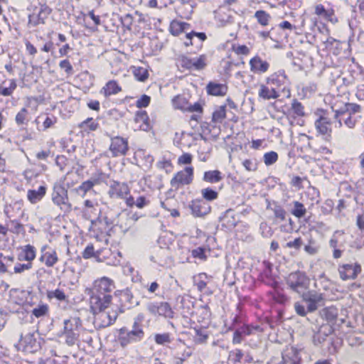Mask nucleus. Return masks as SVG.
Segmentation results:
<instances>
[{
  "instance_id": "nucleus-1",
  "label": "nucleus",
  "mask_w": 364,
  "mask_h": 364,
  "mask_svg": "<svg viewBox=\"0 0 364 364\" xmlns=\"http://www.w3.org/2000/svg\"><path fill=\"white\" fill-rule=\"evenodd\" d=\"M87 292L90 296V308L94 315L95 325L99 328L112 325L120 313L119 306L112 302V295Z\"/></svg>"
},
{
  "instance_id": "nucleus-2",
  "label": "nucleus",
  "mask_w": 364,
  "mask_h": 364,
  "mask_svg": "<svg viewBox=\"0 0 364 364\" xmlns=\"http://www.w3.org/2000/svg\"><path fill=\"white\" fill-rule=\"evenodd\" d=\"M331 108L334 112V119L338 124V127H342V122L350 129L355 127L358 120L353 115L360 112L361 107L359 105L355 103H344L341 106H338L337 104H335Z\"/></svg>"
},
{
  "instance_id": "nucleus-3",
  "label": "nucleus",
  "mask_w": 364,
  "mask_h": 364,
  "mask_svg": "<svg viewBox=\"0 0 364 364\" xmlns=\"http://www.w3.org/2000/svg\"><path fill=\"white\" fill-rule=\"evenodd\" d=\"M143 319L144 316L139 314L134 318L131 330L126 327L119 330L117 341L122 348H125L131 343L139 342L144 338V332L141 326Z\"/></svg>"
},
{
  "instance_id": "nucleus-4",
  "label": "nucleus",
  "mask_w": 364,
  "mask_h": 364,
  "mask_svg": "<svg viewBox=\"0 0 364 364\" xmlns=\"http://www.w3.org/2000/svg\"><path fill=\"white\" fill-rule=\"evenodd\" d=\"M301 297L306 306L299 301L294 304L295 311L301 316H306L308 313L316 311L324 304L325 299L323 294L315 290L306 291L301 294Z\"/></svg>"
},
{
  "instance_id": "nucleus-5",
  "label": "nucleus",
  "mask_w": 364,
  "mask_h": 364,
  "mask_svg": "<svg viewBox=\"0 0 364 364\" xmlns=\"http://www.w3.org/2000/svg\"><path fill=\"white\" fill-rule=\"evenodd\" d=\"M108 195L111 198L123 199L128 207H133L134 203V197L130 196V188L125 182L117 181H110Z\"/></svg>"
},
{
  "instance_id": "nucleus-6",
  "label": "nucleus",
  "mask_w": 364,
  "mask_h": 364,
  "mask_svg": "<svg viewBox=\"0 0 364 364\" xmlns=\"http://www.w3.org/2000/svg\"><path fill=\"white\" fill-rule=\"evenodd\" d=\"M287 284L291 290L301 295L309 288V279L304 272L297 271L289 274Z\"/></svg>"
},
{
  "instance_id": "nucleus-7",
  "label": "nucleus",
  "mask_w": 364,
  "mask_h": 364,
  "mask_svg": "<svg viewBox=\"0 0 364 364\" xmlns=\"http://www.w3.org/2000/svg\"><path fill=\"white\" fill-rule=\"evenodd\" d=\"M115 287L114 280L107 277H102L95 279L92 283V287L87 289L86 291L102 295H112Z\"/></svg>"
},
{
  "instance_id": "nucleus-8",
  "label": "nucleus",
  "mask_w": 364,
  "mask_h": 364,
  "mask_svg": "<svg viewBox=\"0 0 364 364\" xmlns=\"http://www.w3.org/2000/svg\"><path fill=\"white\" fill-rule=\"evenodd\" d=\"M193 178V168L187 166L183 170L177 172L171 178L170 184L171 189L178 190L180 188L189 185L192 183Z\"/></svg>"
},
{
  "instance_id": "nucleus-9",
  "label": "nucleus",
  "mask_w": 364,
  "mask_h": 364,
  "mask_svg": "<svg viewBox=\"0 0 364 364\" xmlns=\"http://www.w3.org/2000/svg\"><path fill=\"white\" fill-rule=\"evenodd\" d=\"M52 200L64 212H70L72 205L69 203L68 191L61 186H55L52 193Z\"/></svg>"
},
{
  "instance_id": "nucleus-10",
  "label": "nucleus",
  "mask_w": 364,
  "mask_h": 364,
  "mask_svg": "<svg viewBox=\"0 0 364 364\" xmlns=\"http://www.w3.org/2000/svg\"><path fill=\"white\" fill-rule=\"evenodd\" d=\"M146 309L153 316H161L168 318L174 316V312L167 302H149L146 305Z\"/></svg>"
},
{
  "instance_id": "nucleus-11",
  "label": "nucleus",
  "mask_w": 364,
  "mask_h": 364,
  "mask_svg": "<svg viewBox=\"0 0 364 364\" xmlns=\"http://www.w3.org/2000/svg\"><path fill=\"white\" fill-rule=\"evenodd\" d=\"M266 82L278 90V93L284 91L289 85V80L284 70H279L266 78Z\"/></svg>"
},
{
  "instance_id": "nucleus-12",
  "label": "nucleus",
  "mask_w": 364,
  "mask_h": 364,
  "mask_svg": "<svg viewBox=\"0 0 364 364\" xmlns=\"http://www.w3.org/2000/svg\"><path fill=\"white\" fill-rule=\"evenodd\" d=\"M338 270L340 278L343 281H346L355 279L361 272L362 269L360 264L355 262L341 264L338 266Z\"/></svg>"
},
{
  "instance_id": "nucleus-13",
  "label": "nucleus",
  "mask_w": 364,
  "mask_h": 364,
  "mask_svg": "<svg viewBox=\"0 0 364 364\" xmlns=\"http://www.w3.org/2000/svg\"><path fill=\"white\" fill-rule=\"evenodd\" d=\"M129 150L127 139L121 137L115 136L111 139V144L109 145V151L113 157L124 156Z\"/></svg>"
},
{
  "instance_id": "nucleus-14",
  "label": "nucleus",
  "mask_w": 364,
  "mask_h": 364,
  "mask_svg": "<svg viewBox=\"0 0 364 364\" xmlns=\"http://www.w3.org/2000/svg\"><path fill=\"white\" fill-rule=\"evenodd\" d=\"M39 260L47 267H53L58 262V257L55 249L48 245L41 248Z\"/></svg>"
},
{
  "instance_id": "nucleus-15",
  "label": "nucleus",
  "mask_w": 364,
  "mask_h": 364,
  "mask_svg": "<svg viewBox=\"0 0 364 364\" xmlns=\"http://www.w3.org/2000/svg\"><path fill=\"white\" fill-rule=\"evenodd\" d=\"M50 9L45 5L41 6V7L30 14L28 16V25L31 26H37L39 24H44L45 20L48 18L50 14Z\"/></svg>"
},
{
  "instance_id": "nucleus-16",
  "label": "nucleus",
  "mask_w": 364,
  "mask_h": 364,
  "mask_svg": "<svg viewBox=\"0 0 364 364\" xmlns=\"http://www.w3.org/2000/svg\"><path fill=\"white\" fill-rule=\"evenodd\" d=\"M315 128L317 132L323 135L326 140H329L331 137V119L324 116H321L315 121Z\"/></svg>"
},
{
  "instance_id": "nucleus-17",
  "label": "nucleus",
  "mask_w": 364,
  "mask_h": 364,
  "mask_svg": "<svg viewBox=\"0 0 364 364\" xmlns=\"http://www.w3.org/2000/svg\"><path fill=\"white\" fill-rule=\"evenodd\" d=\"M180 62L182 67L189 70H199L206 65V58L204 55L193 58L183 56Z\"/></svg>"
},
{
  "instance_id": "nucleus-18",
  "label": "nucleus",
  "mask_w": 364,
  "mask_h": 364,
  "mask_svg": "<svg viewBox=\"0 0 364 364\" xmlns=\"http://www.w3.org/2000/svg\"><path fill=\"white\" fill-rule=\"evenodd\" d=\"M250 70L255 73L261 75L268 71L269 68V63L263 60L260 56L255 55L250 59Z\"/></svg>"
},
{
  "instance_id": "nucleus-19",
  "label": "nucleus",
  "mask_w": 364,
  "mask_h": 364,
  "mask_svg": "<svg viewBox=\"0 0 364 364\" xmlns=\"http://www.w3.org/2000/svg\"><path fill=\"white\" fill-rule=\"evenodd\" d=\"M190 208L195 217H203L210 211V207L202 200H193L190 205Z\"/></svg>"
},
{
  "instance_id": "nucleus-20",
  "label": "nucleus",
  "mask_w": 364,
  "mask_h": 364,
  "mask_svg": "<svg viewBox=\"0 0 364 364\" xmlns=\"http://www.w3.org/2000/svg\"><path fill=\"white\" fill-rule=\"evenodd\" d=\"M238 217L231 209L226 210L223 216L220 217V223L223 228L228 230H232L238 223Z\"/></svg>"
},
{
  "instance_id": "nucleus-21",
  "label": "nucleus",
  "mask_w": 364,
  "mask_h": 364,
  "mask_svg": "<svg viewBox=\"0 0 364 364\" xmlns=\"http://www.w3.org/2000/svg\"><path fill=\"white\" fill-rule=\"evenodd\" d=\"M258 96L265 100H274L279 97L278 90H275L272 87H269L265 85H260L258 90Z\"/></svg>"
},
{
  "instance_id": "nucleus-22",
  "label": "nucleus",
  "mask_w": 364,
  "mask_h": 364,
  "mask_svg": "<svg viewBox=\"0 0 364 364\" xmlns=\"http://www.w3.org/2000/svg\"><path fill=\"white\" fill-rule=\"evenodd\" d=\"M333 332V328L328 324L321 325L318 331V332L314 334L313 340L315 344H321L325 340L326 338L331 334Z\"/></svg>"
},
{
  "instance_id": "nucleus-23",
  "label": "nucleus",
  "mask_w": 364,
  "mask_h": 364,
  "mask_svg": "<svg viewBox=\"0 0 364 364\" xmlns=\"http://www.w3.org/2000/svg\"><path fill=\"white\" fill-rule=\"evenodd\" d=\"M122 87L117 84L115 80L108 81L105 85L100 90V94L103 95L105 97H108L113 95H117L121 92Z\"/></svg>"
},
{
  "instance_id": "nucleus-24",
  "label": "nucleus",
  "mask_w": 364,
  "mask_h": 364,
  "mask_svg": "<svg viewBox=\"0 0 364 364\" xmlns=\"http://www.w3.org/2000/svg\"><path fill=\"white\" fill-rule=\"evenodd\" d=\"M46 193V188L41 186L38 188V190H28L27 193V198L32 204H35L44 197Z\"/></svg>"
},
{
  "instance_id": "nucleus-25",
  "label": "nucleus",
  "mask_w": 364,
  "mask_h": 364,
  "mask_svg": "<svg viewBox=\"0 0 364 364\" xmlns=\"http://www.w3.org/2000/svg\"><path fill=\"white\" fill-rule=\"evenodd\" d=\"M149 117L145 111H139L136 113L134 117V122L136 124H139L138 128L144 131H148L150 128L149 124Z\"/></svg>"
},
{
  "instance_id": "nucleus-26",
  "label": "nucleus",
  "mask_w": 364,
  "mask_h": 364,
  "mask_svg": "<svg viewBox=\"0 0 364 364\" xmlns=\"http://www.w3.org/2000/svg\"><path fill=\"white\" fill-rule=\"evenodd\" d=\"M208 93L215 96L225 95L228 91V87L225 85L210 82L207 85Z\"/></svg>"
},
{
  "instance_id": "nucleus-27",
  "label": "nucleus",
  "mask_w": 364,
  "mask_h": 364,
  "mask_svg": "<svg viewBox=\"0 0 364 364\" xmlns=\"http://www.w3.org/2000/svg\"><path fill=\"white\" fill-rule=\"evenodd\" d=\"M344 231L336 230L333 234L329 241V246L331 248H337L342 247L345 244L346 241L343 240Z\"/></svg>"
},
{
  "instance_id": "nucleus-28",
  "label": "nucleus",
  "mask_w": 364,
  "mask_h": 364,
  "mask_svg": "<svg viewBox=\"0 0 364 364\" xmlns=\"http://www.w3.org/2000/svg\"><path fill=\"white\" fill-rule=\"evenodd\" d=\"M188 104V99L184 95H178L172 99V105L176 109L186 111Z\"/></svg>"
},
{
  "instance_id": "nucleus-29",
  "label": "nucleus",
  "mask_w": 364,
  "mask_h": 364,
  "mask_svg": "<svg viewBox=\"0 0 364 364\" xmlns=\"http://www.w3.org/2000/svg\"><path fill=\"white\" fill-rule=\"evenodd\" d=\"M21 341L25 345V348L26 350L33 351L36 350L37 341L34 338L33 333H27L25 336H21Z\"/></svg>"
},
{
  "instance_id": "nucleus-30",
  "label": "nucleus",
  "mask_w": 364,
  "mask_h": 364,
  "mask_svg": "<svg viewBox=\"0 0 364 364\" xmlns=\"http://www.w3.org/2000/svg\"><path fill=\"white\" fill-rule=\"evenodd\" d=\"M6 82V81L5 80L3 83H0V95L9 97L13 94L14 91L17 87V84L15 79H10L9 80V86L4 87L3 85Z\"/></svg>"
},
{
  "instance_id": "nucleus-31",
  "label": "nucleus",
  "mask_w": 364,
  "mask_h": 364,
  "mask_svg": "<svg viewBox=\"0 0 364 364\" xmlns=\"http://www.w3.org/2000/svg\"><path fill=\"white\" fill-rule=\"evenodd\" d=\"M203 179L206 182L215 183L223 179V175L218 170L208 171L204 173Z\"/></svg>"
},
{
  "instance_id": "nucleus-32",
  "label": "nucleus",
  "mask_w": 364,
  "mask_h": 364,
  "mask_svg": "<svg viewBox=\"0 0 364 364\" xmlns=\"http://www.w3.org/2000/svg\"><path fill=\"white\" fill-rule=\"evenodd\" d=\"M320 314L321 317H323L326 320L333 321L337 318L338 309L333 306L326 307L320 311Z\"/></svg>"
},
{
  "instance_id": "nucleus-33",
  "label": "nucleus",
  "mask_w": 364,
  "mask_h": 364,
  "mask_svg": "<svg viewBox=\"0 0 364 364\" xmlns=\"http://www.w3.org/2000/svg\"><path fill=\"white\" fill-rule=\"evenodd\" d=\"M189 24L185 22L173 21L170 24V32L173 36H178L181 33L187 29Z\"/></svg>"
},
{
  "instance_id": "nucleus-34",
  "label": "nucleus",
  "mask_w": 364,
  "mask_h": 364,
  "mask_svg": "<svg viewBox=\"0 0 364 364\" xmlns=\"http://www.w3.org/2000/svg\"><path fill=\"white\" fill-rule=\"evenodd\" d=\"M293 208L291 213L298 218H303L306 213V209L304 204L299 201H293Z\"/></svg>"
},
{
  "instance_id": "nucleus-35",
  "label": "nucleus",
  "mask_w": 364,
  "mask_h": 364,
  "mask_svg": "<svg viewBox=\"0 0 364 364\" xmlns=\"http://www.w3.org/2000/svg\"><path fill=\"white\" fill-rule=\"evenodd\" d=\"M29 113L26 107L22 108L16 115L15 122L17 125L26 124L29 121Z\"/></svg>"
},
{
  "instance_id": "nucleus-36",
  "label": "nucleus",
  "mask_w": 364,
  "mask_h": 364,
  "mask_svg": "<svg viewBox=\"0 0 364 364\" xmlns=\"http://www.w3.org/2000/svg\"><path fill=\"white\" fill-rule=\"evenodd\" d=\"M98 127V122L92 117L86 119L79 125V127L84 131H95Z\"/></svg>"
},
{
  "instance_id": "nucleus-37",
  "label": "nucleus",
  "mask_w": 364,
  "mask_h": 364,
  "mask_svg": "<svg viewBox=\"0 0 364 364\" xmlns=\"http://www.w3.org/2000/svg\"><path fill=\"white\" fill-rule=\"evenodd\" d=\"M255 17L257 22L263 26H267L271 19L270 15L263 10L257 11L255 13Z\"/></svg>"
},
{
  "instance_id": "nucleus-38",
  "label": "nucleus",
  "mask_w": 364,
  "mask_h": 364,
  "mask_svg": "<svg viewBox=\"0 0 364 364\" xmlns=\"http://www.w3.org/2000/svg\"><path fill=\"white\" fill-rule=\"evenodd\" d=\"M49 306L47 304L41 302L36 308L32 310V315L36 318H41L48 314Z\"/></svg>"
},
{
  "instance_id": "nucleus-39",
  "label": "nucleus",
  "mask_w": 364,
  "mask_h": 364,
  "mask_svg": "<svg viewBox=\"0 0 364 364\" xmlns=\"http://www.w3.org/2000/svg\"><path fill=\"white\" fill-rule=\"evenodd\" d=\"M5 226L6 228H8V231L9 230L10 232L16 234H19L24 230L23 225L16 220H11L8 221Z\"/></svg>"
},
{
  "instance_id": "nucleus-40",
  "label": "nucleus",
  "mask_w": 364,
  "mask_h": 364,
  "mask_svg": "<svg viewBox=\"0 0 364 364\" xmlns=\"http://www.w3.org/2000/svg\"><path fill=\"white\" fill-rule=\"evenodd\" d=\"M47 297L49 299H55L60 301H68V296L65 295V292L59 289H56L52 291H48Z\"/></svg>"
},
{
  "instance_id": "nucleus-41",
  "label": "nucleus",
  "mask_w": 364,
  "mask_h": 364,
  "mask_svg": "<svg viewBox=\"0 0 364 364\" xmlns=\"http://www.w3.org/2000/svg\"><path fill=\"white\" fill-rule=\"evenodd\" d=\"M315 14L323 18L332 21L333 12L332 10H326L322 4H318L315 6Z\"/></svg>"
},
{
  "instance_id": "nucleus-42",
  "label": "nucleus",
  "mask_w": 364,
  "mask_h": 364,
  "mask_svg": "<svg viewBox=\"0 0 364 364\" xmlns=\"http://www.w3.org/2000/svg\"><path fill=\"white\" fill-rule=\"evenodd\" d=\"M23 259L31 262L36 257V249L31 245H26L23 249Z\"/></svg>"
},
{
  "instance_id": "nucleus-43",
  "label": "nucleus",
  "mask_w": 364,
  "mask_h": 364,
  "mask_svg": "<svg viewBox=\"0 0 364 364\" xmlns=\"http://www.w3.org/2000/svg\"><path fill=\"white\" fill-rule=\"evenodd\" d=\"M134 77L139 81L144 82L149 77V73L146 68L142 67H134L133 70Z\"/></svg>"
},
{
  "instance_id": "nucleus-44",
  "label": "nucleus",
  "mask_w": 364,
  "mask_h": 364,
  "mask_svg": "<svg viewBox=\"0 0 364 364\" xmlns=\"http://www.w3.org/2000/svg\"><path fill=\"white\" fill-rule=\"evenodd\" d=\"M278 154L274 151L267 152L263 156L264 163L266 166H271L278 160Z\"/></svg>"
},
{
  "instance_id": "nucleus-45",
  "label": "nucleus",
  "mask_w": 364,
  "mask_h": 364,
  "mask_svg": "<svg viewBox=\"0 0 364 364\" xmlns=\"http://www.w3.org/2000/svg\"><path fill=\"white\" fill-rule=\"evenodd\" d=\"M98 183V181L95 180H87L84 181L79 187L78 191L83 193V196H85V193L90 191L93 186Z\"/></svg>"
},
{
  "instance_id": "nucleus-46",
  "label": "nucleus",
  "mask_w": 364,
  "mask_h": 364,
  "mask_svg": "<svg viewBox=\"0 0 364 364\" xmlns=\"http://www.w3.org/2000/svg\"><path fill=\"white\" fill-rule=\"evenodd\" d=\"M225 117V106H220L213 113V121L215 123L221 122Z\"/></svg>"
},
{
  "instance_id": "nucleus-47",
  "label": "nucleus",
  "mask_w": 364,
  "mask_h": 364,
  "mask_svg": "<svg viewBox=\"0 0 364 364\" xmlns=\"http://www.w3.org/2000/svg\"><path fill=\"white\" fill-rule=\"evenodd\" d=\"M291 110L297 117H302L305 114L304 106L297 100H294L292 102Z\"/></svg>"
},
{
  "instance_id": "nucleus-48",
  "label": "nucleus",
  "mask_w": 364,
  "mask_h": 364,
  "mask_svg": "<svg viewBox=\"0 0 364 364\" xmlns=\"http://www.w3.org/2000/svg\"><path fill=\"white\" fill-rule=\"evenodd\" d=\"M201 194L204 199L209 201L215 200L218 196V193L210 188L202 189Z\"/></svg>"
},
{
  "instance_id": "nucleus-49",
  "label": "nucleus",
  "mask_w": 364,
  "mask_h": 364,
  "mask_svg": "<svg viewBox=\"0 0 364 364\" xmlns=\"http://www.w3.org/2000/svg\"><path fill=\"white\" fill-rule=\"evenodd\" d=\"M77 328V322L75 319H66L64 321L63 333L74 332Z\"/></svg>"
},
{
  "instance_id": "nucleus-50",
  "label": "nucleus",
  "mask_w": 364,
  "mask_h": 364,
  "mask_svg": "<svg viewBox=\"0 0 364 364\" xmlns=\"http://www.w3.org/2000/svg\"><path fill=\"white\" fill-rule=\"evenodd\" d=\"M99 256H100V254H99L98 251L95 252L94 247L92 245H88L85 247V249L84 250V251L82 252V257L85 259H89L92 257L97 258V257H99Z\"/></svg>"
},
{
  "instance_id": "nucleus-51",
  "label": "nucleus",
  "mask_w": 364,
  "mask_h": 364,
  "mask_svg": "<svg viewBox=\"0 0 364 364\" xmlns=\"http://www.w3.org/2000/svg\"><path fill=\"white\" fill-rule=\"evenodd\" d=\"M242 356L243 353L242 350L240 349H235L230 352L229 360L233 363H240Z\"/></svg>"
},
{
  "instance_id": "nucleus-52",
  "label": "nucleus",
  "mask_w": 364,
  "mask_h": 364,
  "mask_svg": "<svg viewBox=\"0 0 364 364\" xmlns=\"http://www.w3.org/2000/svg\"><path fill=\"white\" fill-rule=\"evenodd\" d=\"M154 339L156 343L159 345H164L171 342L170 335L168 333L156 334Z\"/></svg>"
},
{
  "instance_id": "nucleus-53",
  "label": "nucleus",
  "mask_w": 364,
  "mask_h": 364,
  "mask_svg": "<svg viewBox=\"0 0 364 364\" xmlns=\"http://www.w3.org/2000/svg\"><path fill=\"white\" fill-rule=\"evenodd\" d=\"M85 204V212L87 213H94L95 215H97V203H95L92 200H86L84 203Z\"/></svg>"
},
{
  "instance_id": "nucleus-54",
  "label": "nucleus",
  "mask_w": 364,
  "mask_h": 364,
  "mask_svg": "<svg viewBox=\"0 0 364 364\" xmlns=\"http://www.w3.org/2000/svg\"><path fill=\"white\" fill-rule=\"evenodd\" d=\"M59 67L64 70L65 73L70 75L73 73V68L68 60H61L59 63Z\"/></svg>"
},
{
  "instance_id": "nucleus-55",
  "label": "nucleus",
  "mask_w": 364,
  "mask_h": 364,
  "mask_svg": "<svg viewBox=\"0 0 364 364\" xmlns=\"http://www.w3.org/2000/svg\"><path fill=\"white\" fill-rule=\"evenodd\" d=\"M193 160V156L189 153H184L178 159V165L191 164Z\"/></svg>"
},
{
  "instance_id": "nucleus-56",
  "label": "nucleus",
  "mask_w": 364,
  "mask_h": 364,
  "mask_svg": "<svg viewBox=\"0 0 364 364\" xmlns=\"http://www.w3.org/2000/svg\"><path fill=\"white\" fill-rule=\"evenodd\" d=\"M273 211L276 218L279 219L281 221L286 219L287 213L282 207L277 205L274 208Z\"/></svg>"
},
{
  "instance_id": "nucleus-57",
  "label": "nucleus",
  "mask_w": 364,
  "mask_h": 364,
  "mask_svg": "<svg viewBox=\"0 0 364 364\" xmlns=\"http://www.w3.org/2000/svg\"><path fill=\"white\" fill-rule=\"evenodd\" d=\"M31 267H32V264L31 262H28L27 264L17 263L14 266V273L21 274L26 270H28V269H31Z\"/></svg>"
},
{
  "instance_id": "nucleus-58",
  "label": "nucleus",
  "mask_w": 364,
  "mask_h": 364,
  "mask_svg": "<svg viewBox=\"0 0 364 364\" xmlns=\"http://www.w3.org/2000/svg\"><path fill=\"white\" fill-rule=\"evenodd\" d=\"M303 245V241L301 237H297L293 241H289L285 245V247L294 248L296 250H299Z\"/></svg>"
},
{
  "instance_id": "nucleus-59",
  "label": "nucleus",
  "mask_w": 364,
  "mask_h": 364,
  "mask_svg": "<svg viewBox=\"0 0 364 364\" xmlns=\"http://www.w3.org/2000/svg\"><path fill=\"white\" fill-rule=\"evenodd\" d=\"M259 331L260 330V328L259 326H250L248 325H244L240 328V331H241L242 335H250L253 333V331Z\"/></svg>"
},
{
  "instance_id": "nucleus-60",
  "label": "nucleus",
  "mask_w": 364,
  "mask_h": 364,
  "mask_svg": "<svg viewBox=\"0 0 364 364\" xmlns=\"http://www.w3.org/2000/svg\"><path fill=\"white\" fill-rule=\"evenodd\" d=\"M150 97L146 95H143L136 102L137 107H146L150 103Z\"/></svg>"
},
{
  "instance_id": "nucleus-61",
  "label": "nucleus",
  "mask_w": 364,
  "mask_h": 364,
  "mask_svg": "<svg viewBox=\"0 0 364 364\" xmlns=\"http://www.w3.org/2000/svg\"><path fill=\"white\" fill-rule=\"evenodd\" d=\"M233 50L237 55H248L250 53V48L245 45H238L233 46Z\"/></svg>"
},
{
  "instance_id": "nucleus-62",
  "label": "nucleus",
  "mask_w": 364,
  "mask_h": 364,
  "mask_svg": "<svg viewBox=\"0 0 364 364\" xmlns=\"http://www.w3.org/2000/svg\"><path fill=\"white\" fill-rule=\"evenodd\" d=\"M63 334L65 336V341L69 346H73L75 344L77 338V334L75 333V331L65 333Z\"/></svg>"
},
{
  "instance_id": "nucleus-63",
  "label": "nucleus",
  "mask_w": 364,
  "mask_h": 364,
  "mask_svg": "<svg viewBox=\"0 0 364 364\" xmlns=\"http://www.w3.org/2000/svg\"><path fill=\"white\" fill-rule=\"evenodd\" d=\"M149 203V201L144 196H139L134 200V205H136L138 208H143Z\"/></svg>"
},
{
  "instance_id": "nucleus-64",
  "label": "nucleus",
  "mask_w": 364,
  "mask_h": 364,
  "mask_svg": "<svg viewBox=\"0 0 364 364\" xmlns=\"http://www.w3.org/2000/svg\"><path fill=\"white\" fill-rule=\"evenodd\" d=\"M192 255L195 258H199L200 259H205L206 256L205 255L204 249L202 247H198L192 251Z\"/></svg>"
}]
</instances>
